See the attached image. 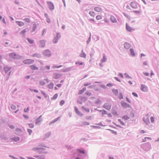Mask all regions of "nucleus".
<instances>
[{
  "instance_id": "nucleus-23",
  "label": "nucleus",
  "mask_w": 159,
  "mask_h": 159,
  "mask_svg": "<svg viewBox=\"0 0 159 159\" xmlns=\"http://www.w3.org/2000/svg\"><path fill=\"white\" fill-rule=\"evenodd\" d=\"M16 22L19 26H22L24 25V23L21 21H17Z\"/></svg>"
},
{
  "instance_id": "nucleus-29",
  "label": "nucleus",
  "mask_w": 159,
  "mask_h": 159,
  "mask_svg": "<svg viewBox=\"0 0 159 159\" xmlns=\"http://www.w3.org/2000/svg\"><path fill=\"white\" fill-rule=\"evenodd\" d=\"M12 141H14L15 142H17L20 140V138L19 137H14L11 139Z\"/></svg>"
},
{
  "instance_id": "nucleus-53",
  "label": "nucleus",
  "mask_w": 159,
  "mask_h": 159,
  "mask_svg": "<svg viewBox=\"0 0 159 159\" xmlns=\"http://www.w3.org/2000/svg\"><path fill=\"white\" fill-rule=\"evenodd\" d=\"M40 84L42 86H43L45 84V82L43 80H41L39 81Z\"/></svg>"
},
{
  "instance_id": "nucleus-15",
  "label": "nucleus",
  "mask_w": 159,
  "mask_h": 159,
  "mask_svg": "<svg viewBox=\"0 0 159 159\" xmlns=\"http://www.w3.org/2000/svg\"><path fill=\"white\" fill-rule=\"evenodd\" d=\"M131 6L134 8H137V3L135 1L132 2L130 3Z\"/></svg>"
},
{
  "instance_id": "nucleus-48",
  "label": "nucleus",
  "mask_w": 159,
  "mask_h": 159,
  "mask_svg": "<svg viewBox=\"0 0 159 159\" xmlns=\"http://www.w3.org/2000/svg\"><path fill=\"white\" fill-rule=\"evenodd\" d=\"M40 150V148L39 147L34 148L32 149V150L34 151L39 150Z\"/></svg>"
},
{
  "instance_id": "nucleus-46",
  "label": "nucleus",
  "mask_w": 159,
  "mask_h": 159,
  "mask_svg": "<svg viewBox=\"0 0 159 159\" xmlns=\"http://www.w3.org/2000/svg\"><path fill=\"white\" fill-rule=\"evenodd\" d=\"M107 130L111 131L112 133L115 134V135H117V133L116 131H115L112 130H111L110 129H108Z\"/></svg>"
},
{
  "instance_id": "nucleus-45",
  "label": "nucleus",
  "mask_w": 159,
  "mask_h": 159,
  "mask_svg": "<svg viewBox=\"0 0 159 159\" xmlns=\"http://www.w3.org/2000/svg\"><path fill=\"white\" fill-rule=\"evenodd\" d=\"M41 94L44 96L45 98H46L47 96L48 97V96H47V94H46L43 91H41Z\"/></svg>"
},
{
  "instance_id": "nucleus-40",
  "label": "nucleus",
  "mask_w": 159,
  "mask_h": 159,
  "mask_svg": "<svg viewBox=\"0 0 159 159\" xmlns=\"http://www.w3.org/2000/svg\"><path fill=\"white\" fill-rule=\"evenodd\" d=\"M123 15L126 17L127 18H128L129 20H130L131 19V17L130 16L127 15L126 13L125 12L123 13Z\"/></svg>"
},
{
  "instance_id": "nucleus-39",
  "label": "nucleus",
  "mask_w": 159,
  "mask_h": 159,
  "mask_svg": "<svg viewBox=\"0 0 159 159\" xmlns=\"http://www.w3.org/2000/svg\"><path fill=\"white\" fill-rule=\"evenodd\" d=\"M89 13L91 16L93 17L95 16V15L94 12L91 11H90Z\"/></svg>"
},
{
  "instance_id": "nucleus-4",
  "label": "nucleus",
  "mask_w": 159,
  "mask_h": 159,
  "mask_svg": "<svg viewBox=\"0 0 159 159\" xmlns=\"http://www.w3.org/2000/svg\"><path fill=\"white\" fill-rule=\"evenodd\" d=\"M34 61V60L31 59H26L23 61V62L25 64L30 65L33 64Z\"/></svg>"
},
{
  "instance_id": "nucleus-3",
  "label": "nucleus",
  "mask_w": 159,
  "mask_h": 159,
  "mask_svg": "<svg viewBox=\"0 0 159 159\" xmlns=\"http://www.w3.org/2000/svg\"><path fill=\"white\" fill-rule=\"evenodd\" d=\"M61 34L60 32H57L56 36L53 39L52 42L54 43H57L58 40L61 38Z\"/></svg>"
},
{
  "instance_id": "nucleus-55",
  "label": "nucleus",
  "mask_w": 159,
  "mask_h": 159,
  "mask_svg": "<svg viewBox=\"0 0 159 159\" xmlns=\"http://www.w3.org/2000/svg\"><path fill=\"white\" fill-rule=\"evenodd\" d=\"M39 146H40V147H45V148H49V147H47V146H46L45 144H43V143H40V144H39Z\"/></svg>"
},
{
  "instance_id": "nucleus-51",
  "label": "nucleus",
  "mask_w": 159,
  "mask_h": 159,
  "mask_svg": "<svg viewBox=\"0 0 159 159\" xmlns=\"http://www.w3.org/2000/svg\"><path fill=\"white\" fill-rule=\"evenodd\" d=\"M124 75L125 76L126 78H127L128 79H131L132 77L130 76L127 73H125L124 74Z\"/></svg>"
},
{
  "instance_id": "nucleus-54",
  "label": "nucleus",
  "mask_w": 159,
  "mask_h": 159,
  "mask_svg": "<svg viewBox=\"0 0 159 159\" xmlns=\"http://www.w3.org/2000/svg\"><path fill=\"white\" fill-rule=\"evenodd\" d=\"M146 139L151 140L152 139L150 137H146L144 139H143L142 142H145L146 141Z\"/></svg>"
},
{
  "instance_id": "nucleus-33",
  "label": "nucleus",
  "mask_w": 159,
  "mask_h": 159,
  "mask_svg": "<svg viewBox=\"0 0 159 159\" xmlns=\"http://www.w3.org/2000/svg\"><path fill=\"white\" fill-rule=\"evenodd\" d=\"M29 30L28 28H26L20 32V34H24L25 32L28 31Z\"/></svg>"
},
{
  "instance_id": "nucleus-37",
  "label": "nucleus",
  "mask_w": 159,
  "mask_h": 159,
  "mask_svg": "<svg viewBox=\"0 0 159 159\" xmlns=\"http://www.w3.org/2000/svg\"><path fill=\"white\" fill-rule=\"evenodd\" d=\"M112 113L115 116H117L118 115L116 111L114 110H112Z\"/></svg>"
},
{
  "instance_id": "nucleus-27",
  "label": "nucleus",
  "mask_w": 159,
  "mask_h": 159,
  "mask_svg": "<svg viewBox=\"0 0 159 159\" xmlns=\"http://www.w3.org/2000/svg\"><path fill=\"white\" fill-rule=\"evenodd\" d=\"M110 19L111 21L113 23H116L117 22L116 19L114 16H111Z\"/></svg>"
},
{
  "instance_id": "nucleus-10",
  "label": "nucleus",
  "mask_w": 159,
  "mask_h": 159,
  "mask_svg": "<svg viewBox=\"0 0 159 159\" xmlns=\"http://www.w3.org/2000/svg\"><path fill=\"white\" fill-rule=\"evenodd\" d=\"M141 90L143 92H147L148 91V87L146 86L145 85L143 84H141Z\"/></svg>"
},
{
  "instance_id": "nucleus-7",
  "label": "nucleus",
  "mask_w": 159,
  "mask_h": 159,
  "mask_svg": "<svg viewBox=\"0 0 159 159\" xmlns=\"http://www.w3.org/2000/svg\"><path fill=\"white\" fill-rule=\"evenodd\" d=\"M120 104L121 106L125 108L130 107V105L125 102H121Z\"/></svg>"
},
{
  "instance_id": "nucleus-16",
  "label": "nucleus",
  "mask_w": 159,
  "mask_h": 159,
  "mask_svg": "<svg viewBox=\"0 0 159 159\" xmlns=\"http://www.w3.org/2000/svg\"><path fill=\"white\" fill-rule=\"evenodd\" d=\"M42 115L40 116L38 118L36 119L35 120V124L38 125L39 122H41L43 120V119L41 118Z\"/></svg>"
},
{
  "instance_id": "nucleus-18",
  "label": "nucleus",
  "mask_w": 159,
  "mask_h": 159,
  "mask_svg": "<svg viewBox=\"0 0 159 159\" xmlns=\"http://www.w3.org/2000/svg\"><path fill=\"white\" fill-rule=\"evenodd\" d=\"M30 68L32 70H38L39 68L38 67H37L36 66L34 65H31L30 66Z\"/></svg>"
},
{
  "instance_id": "nucleus-13",
  "label": "nucleus",
  "mask_w": 159,
  "mask_h": 159,
  "mask_svg": "<svg viewBox=\"0 0 159 159\" xmlns=\"http://www.w3.org/2000/svg\"><path fill=\"white\" fill-rule=\"evenodd\" d=\"M76 150L79 152V153L85 155V150L83 148H77Z\"/></svg>"
},
{
  "instance_id": "nucleus-26",
  "label": "nucleus",
  "mask_w": 159,
  "mask_h": 159,
  "mask_svg": "<svg viewBox=\"0 0 159 159\" xmlns=\"http://www.w3.org/2000/svg\"><path fill=\"white\" fill-rule=\"evenodd\" d=\"M53 83L51 82L48 85V87L49 89H52L53 88Z\"/></svg>"
},
{
  "instance_id": "nucleus-61",
  "label": "nucleus",
  "mask_w": 159,
  "mask_h": 159,
  "mask_svg": "<svg viewBox=\"0 0 159 159\" xmlns=\"http://www.w3.org/2000/svg\"><path fill=\"white\" fill-rule=\"evenodd\" d=\"M118 121L120 122V124L123 125H125V123L123 122V121H121V119H118Z\"/></svg>"
},
{
  "instance_id": "nucleus-57",
  "label": "nucleus",
  "mask_w": 159,
  "mask_h": 159,
  "mask_svg": "<svg viewBox=\"0 0 159 159\" xmlns=\"http://www.w3.org/2000/svg\"><path fill=\"white\" fill-rule=\"evenodd\" d=\"M65 100H62L60 102V105L61 106H62V105H63L65 103Z\"/></svg>"
},
{
  "instance_id": "nucleus-60",
  "label": "nucleus",
  "mask_w": 159,
  "mask_h": 159,
  "mask_svg": "<svg viewBox=\"0 0 159 159\" xmlns=\"http://www.w3.org/2000/svg\"><path fill=\"white\" fill-rule=\"evenodd\" d=\"M8 126L10 129H13L15 128V126L14 125L9 124H8Z\"/></svg>"
},
{
  "instance_id": "nucleus-50",
  "label": "nucleus",
  "mask_w": 159,
  "mask_h": 159,
  "mask_svg": "<svg viewBox=\"0 0 159 159\" xmlns=\"http://www.w3.org/2000/svg\"><path fill=\"white\" fill-rule=\"evenodd\" d=\"M77 157H80L81 159H84V157H83V156L81 154H80L79 153L77 154Z\"/></svg>"
},
{
  "instance_id": "nucleus-1",
  "label": "nucleus",
  "mask_w": 159,
  "mask_h": 159,
  "mask_svg": "<svg viewBox=\"0 0 159 159\" xmlns=\"http://www.w3.org/2000/svg\"><path fill=\"white\" fill-rule=\"evenodd\" d=\"M141 147L144 151H148L151 149V146L149 142H147L142 144Z\"/></svg>"
},
{
  "instance_id": "nucleus-52",
  "label": "nucleus",
  "mask_w": 159,
  "mask_h": 159,
  "mask_svg": "<svg viewBox=\"0 0 159 159\" xmlns=\"http://www.w3.org/2000/svg\"><path fill=\"white\" fill-rule=\"evenodd\" d=\"M91 34L90 33V36L89 37L88 40H87L86 42L87 44H88L91 41Z\"/></svg>"
},
{
  "instance_id": "nucleus-32",
  "label": "nucleus",
  "mask_w": 159,
  "mask_h": 159,
  "mask_svg": "<svg viewBox=\"0 0 159 159\" xmlns=\"http://www.w3.org/2000/svg\"><path fill=\"white\" fill-rule=\"evenodd\" d=\"M86 90V88L84 87L81 90H80L78 93L79 94H82V93Z\"/></svg>"
},
{
  "instance_id": "nucleus-14",
  "label": "nucleus",
  "mask_w": 159,
  "mask_h": 159,
  "mask_svg": "<svg viewBox=\"0 0 159 159\" xmlns=\"http://www.w3.org/2000/svg\"><path fill=\"white\" fill-rule=\"evenodd\" d=\"M143 120L147 125H149L150 122L148 117H146V118L145 117H143Z\"/></svg>"
},
{
  "instance_id": "nucleus-17",
  "label": "nucleus",
  "mask_w": 159,
  "mask_h": 159,
  "mask_svg": "<svg viewBox=\"0 0 159 159\" xmlns=\"http://www.w3.org/2000/svg\"><path fill=\"white\" fill-rule=\"evenodd\" d=\"M125 48L126 49H129L130 47V44L127 42H125L124 44Z\"/></svg>"
},
{
  "instance_id": "nucleus-5",
  "label": "nucleus",
  "mask_w": 159,
  "mask_h": 159,
  "mask_svg": "<svg viewBox=\"0 0 159 159\" xmlns=\"http://www.w3.org/2000/svg\"><path fill=\"white\" fill-rule=\"evenodd\" d=\"M43 54L44 56L47 57H49L51 56V52L48 49L44 51H43Z\"/></svg>"
},
{
  "instance_id": "nucleus-62",
  "label": "nucleus",
  "mask_w": 159,
  "mask_h": 159,
  "mask_svg": "<svg viewBox=\"0 0 159 159\" xmlns=\"http://www.w3.org/2000/svg\"><path fill=\"white\" fill-rule=\"evenodd\" d=\"M101 103V101L100 99L98 98L97 100L95 102V103L96 104H100Z\"/></svg>"
},
{
  "instance_id": "nucleus-2",
  "label": "nucleus",
  "mask_w": 159,
  "mask_h": 159,
  "mask_svg": "<svg viewBox=\"0 0 159 159\" xmlns=\"http://www.w3.org/2000/svg\"><path fill=\"white\" fill-rule=\"evenodd\" d=\"M9 56L10 58H12L13 59H20L22 57V56L16 54L15 52L10 53Z\"/></svg>"
},
{
  "instance_id": "nucleus-31",
  "label": "nucleus",
  "mask_w": 159,
  "mask_h": 159,
  "mask_svg": "<svg viewBox=\"0 0 159 159\" xmlns=\"http://www.w3.org/2000/svg\"><path fill=\"white\" fill-rule=\"evenodd\" d=\"M122 118L125 120H128L130 119V117L127 115L123 116Z\"/></svg>"
},
{
  "instance_id": "nucleus-25",
  "label": "nucleus",
  "mask_w": 159,
  "mask_h": 159,
  "mask_svg": "<svg viewBox=\"0 0 159 159\" xmlns=\"http://www.w3.org/2000/svg\"><path fill=\"white\" fill-rule=\"evenodd\" d=\"M129 50L131 55L133 57H134L135 56V53L133 48H131Z\"/></svg>"
},
{
  "instance_id": "nucleus-24",
  "label": "nucleus",
  "mask_w": 159,
  "mask_h": 159,
  "mask_svg": "<svg viewBox=\"0 0 159 159\" xmlns=\"http://www.w3.org/2000/svg\"><path fill=\"white\" fill-rule=\"evenodd\" d=\"M75 64L76 65H79L80 66H82L83 65V66H84L85 65L84 63L82 61H77L75 62Z\"/></svg>"
},
{
  "instance_id": "nucleus-28",
  "label": "nucleus",
  "mask_w": 159,
  "mask_h": 159,
  "mask_svg": "<svg viewBox=\"0 0 159 159\" xmlns=\"http://www.w3.org/2000/svg\"><path fill=\"white\" fill-rule=\"evenodd\" d=\"M112 91L113 93L116 96H117L118 94V91L117 89H112Z\"/></svg>"
},
{
  "instance_id": "nucleus-59",
  "label": "nucleus",
  "mask_w": 159,
  "mask_h": 159,
  "mask_svg": "<svg viewBox=\"0 0 159 159\" xmlns=\"http://www.w3.org/2000/svg\"><path fill=\"white\" fill-rule=\"evenodd\" d=\"M11 108L12 110H15L16 108V107L15 105L13 104H11Z\"/></svg>"
},
{
  "instance_id": "nucleus-49",
  "label": "nucleus",
  "mask_w": 159,
  "mask_h": 159,
  "mask_svg": "<svg viewBox=\"0 0 159 159\" xmlns=\"http://www.w3.org/2000/svg\"><path fill=\"white\" fill-rule=\"evenodd\" d=\"M119 98L120 99H122L123 98V95L122 93L120 92L119 93Z\"/></svg>"
},
{
  "instance_id": "nucleus-44",
  "label": "nucleus",
  "mask_w": 159,
  "mask_h": 159,
  "mask_svg": "<svg viewBox=\"0 0 159 159\" xmlns=\"http://www.w3.org/2000/svg\"><path fill=\"white\" fill-rule=\"evenodd\" d=\"M67 70L68 71H70L71 70H74V67L73 66L71 67H68V68H67Z\"/></svg>"
},
{
  "instance_id": "nucleus-56",
  "label": "nucleus",
  "mask_w": 159,
  "mask_h": 159,
  "mask_svg": "<svg viewBox=\"0 0 159 159\" xmlns=\"http://www.w3.org/2000/svg\"><path fill=\"white\" fill-rule=\"evenodd\" d=\"M96 19L98 20H99L102 19V16L99 15H98L96 16Z\"/></svg>"
},
{
  "instance_id": "nucleus-20",
  "label": "nucleus",
  "mask_w": 159,
  "mask_h": 159,
  "mask_svg": "<svg viewBox=\"0 0 159 159\" xmlns=\"http://www.w3.org/2000/svg\"><path fill=\"white\" fill-rule=\"evenodd\" d=\"M126 29L129 32L132 31V29L131 27L128 25L127 23L126 24Z\"/></svg>"
},
{
  "instance_id": "nucleus-43",
  "label": "nucleus",
  "mask_w": 159,
  "mask_h": 159,
  "mask_svg": "<svg viewBox=\"0 0 159 159\" xmlns=\"http://www.w3.org/2000/svg\"><path fill=\"white\" fill-rule=\"evenodd\" d=\"M76 114L77 115L81 117L83 116H84V115L79 111L77 113H76Z\"/></svg>"
},
{
  "instance_id": "nucleus-64",
  "label": "nucleus",
  "mask_w": 159,
  "mask_h": 159,
  "mask_svg": "<svg viewBox=\"0 0 159 159\" xmlns=\"http://www.w3.org/2000/svg\"><path fill=\"white\" fill-rule=\"evenodd\" d=\"M83 124L84 125H89V123L86 121H83Z\"/></svg>"
},
{
  "instance_id": "nucleus-12",
  "label": "nucleus",
  "mask_w": 159,
  "mask_h": 159,
  "mask_svg": "<svg viewBox=\"0 0 159 159\" xmlns=\"http://www.w3.org/2000/svg\"><path fill=\"white\" fill-rule=\"evenodd\" d=\"M5 72L6 73H7L10 71L11 69V67L10 66H5L3 68Z\"/></svg>"
},
{
  "instance_id": "nucleus-63",
  "label": "nucleus",
  "mask_w": 159,
  "mask_h": 159,
  "mask_svg": "<svg viewBox=\"0 0 159 159\" xmlns=\"http://www.w3.org/2000/svg\"><path fill=\"white\" fill-rule=\"evenodd\" d=\"M45 155H42L40 156L39 159H45Z\"/></svg>"
},
{
  "instance_id": "nucleus-11",
  "label": "nucleus",
  "mask_w": 159,
  "mask_h": 159,
  "mask_svg": "<svg viewBox=\"0 0 159 159\" xmlns=\"http://www.w3.org/2000/svg\"><path fill=\"white\" fill-rule=\"evenodd\" d=\"M39 47L40 48H43L45 45L46 41L45 40H42L39 41Z\"/></svg>"
},
{
  "instance_id": "nucleus-41",
  "label": "nucleus",
  "mask_w": 159,
  "mask_h": 159,
  "mask_svg": "<svg viewBox=\"0 0 159 159\" xmlns=\"http://www.w3.org/2000/svg\"><path fill=\"white\" fill-rule=\"evenodd\" d=\"M82 109H83V110H84V111H87V112H89L90 111V110L89 108H85L84 106H82L81 107Z\"/></svg>"
},
{
  "instance_id": "nucleus-38",
  "label": "nucleus",
  "mask_w": 159,
  "mask_h": 159,
  "mask_svg": "<svg viewBox=\"0 0 159 159\" xmlns=\"http://www.w3.org/2000/svg\"><path fill=\"white\" fill-rule=\"evenodd\" d=\"M93 38L96 41H97L99 40V38L98 36L95 35H94L93 36Z\"/></svg>"
},
{
  "instance_id": "nucleus-58",
  "label": "nucleus",
  "mask_w": 159,
  "mask_h": 159,
  "mask_svg": "<svg viewBox=\"0 0 159 159\" xmlns=\"http://www.w3.org/2000/svg\"><path fill=\"white\" fill-rule=\"evenodd\" d=\"M28 125H29V127L31 128H32L34 127V125L32 123H28Z\"/></svg>"
},
{
  "instance_id": "nucleus-35",
  "label": "nucleus",
  "mask_w": 159,
  "mask_h": 159,
  "mask_svg": "<svg viewBox=\"0 0 159 159\" xmlns=\"http://www.w3.org/2000/svg\"><path fill=\"white\" fill-rule=\"evenodd\" d=\"M107 58L106 57V56L104 54H103V58L102 59V62H105L106 61Z\"/></svg>"
},
{
  "instance_id": "nucleus-9",
  "label": "nucleus",
  "mask_w": 159,
  "mask_h": 159,
  "mask_svg": "<svg viewBox=\"0 0 159 159\" xmlns=\"http://www.w3.org/2000/svg\"><path fill=\"white\" fill-rule=\"evenodd\" d=\"M47 3L49 6V9L51 11H52L54 9V5L51 2H47Z\"/></svg>"
},
{
  "instance_id": "nucleus-36",
  "label": "nucleus",
  "mask_w": 159,
  "mask_h": 159,
  "mask_svg": "<svg viewBox=\"0 0 159 159\" xmlns=\"http://www.w3.org/2000/svg\"><path fill=\"white\" fill-rule=\"evenodd\" d=\"M58 95L57 93H56L55 94L53 95V97L51 98V99L52 100H56L57 98L58 97Z\"/></svg>"
},
{
  "instance_id": "nucleus-42",
  "label": "nucleus",
  "mask_w": 159,
  "mask_h": 159,
  "mask_svg": "<svg viewBox=\"0 0 159 159\" xmlns=\"http://www.w3.org/2000/svg\"><path fill=\"white\" fill-rule=\"evenodd\" d=\"M27 40L30 44H32L34 43V40L33 39L29 38H27Z\"/></svg>"
},
{
  "instance_id": "nucleus-47",
  "label": "nucleus",
  "mask_w": 159,
  "mask_h": 159,
  "mask_svg": "<svg viewBox=\"0 0 159 159\" xmlns=\"http://www.w3.org/2000/svg\"><path fill=\"white\" fill-rule=\"evenodd\" d=\"M62 66L61 65H60L58 66H57L56 65H54L52 66V68L53 69L56 68H59L62 67Z\"/></svg>"
},
{
  "instance_id": "nucleus-8",
  "label": "nucleus",
  "mask_w": 159,
  "mask_h": 159,
  "mask_svg": "<svg viewBox=\"0 0 159 159\" xmlns=\"http://www.w3.org/2000/svg\"><path fill=\"white\" fill-rule=\"evenodd\" d=\"M102 107L108 110H110L111 108V105L108 103H106L103 104Z\"/></svg>"
},
{
  "instance_id": "nucleus-34",
  "label": "nucleus",
  "mask_w": 159,
  "mask_h": 159,
  "mask_svg": "<svg viewBox=\"0 0 159 159\" xmlns=\"http://www.w3.org/2000/svg\"><path fill=\"white\" fill-rule=\"evenodd\" d=\"M94 10L97 12H100L101 10V9L100 7H96L94 8Z\"/></svg>"
},
{
  "instance_id": "nucleus-30",
  "label": "nucleus",
  "mask_w": 159,
  "mask_h": 159,
  "mask_svg": "<svg viewBox=\"0 0 159 159\" xmlns=\"http://www.w3.org/2000/svg\"><path fill=\"white\" fill-rule=\"evenodd\" d=\"M37 28V25L35 24H34L33 25V27L32 28V30L31 31L32 32L34 31Z\"/></svg>"
},
{
  "instance_id": "nucleus-6",
  "label": "nucleus",
  "mask_w": 159,
  "mask_h": 159,
  "mask_svg": "<svg viewBox=\"0 0 159 159\" xmlns=\"http://www.w3.org/2000/svg\"><path fill=\"white\" fill-rule=\"evenodd\" d=\"M62 74L61 73H54L53 76V77L55 79H58L62 76Z\"/></svg>"
},
{
  "instance_id": "nucleus-21",
  "label": "nucleus",
  "mask_w": 159,
  "mask_h": 159,
  "mask_svg": "<svg viewBox=\"0 0 159 159\" xmlns=\"http://www.w3.org/2000/svg\"><path fill=\"white\" fill-rule=\"evenodd\" d=\"M86 56V54L84 52L83 50L82 49L81 51V53L80 54V56L81 57L85 58Z\"/></svg>"
},
{
  "instance_id": "nucleus-19",
  "label": "nucleus",
  "mask_w": 159,
  "mask_h": 159,
  "mask_svg": "<svg viewBox=\"0 0 159 159\" xmlns=\"http://www.w3.org/2000/svg\"><path fill=\"white\" fill-rule=\"evenodd\" d=\"M60 117H57V118H55L53 120H52V121H51L49 123V125H50L52 124L55 123L56 122H57L59 120V119H60Z\"/></svg>"
},
{
  "instance_id": "nucleus-22",
  "label": "nucleus",
  "mask_w": 159,
  "mask_h": 159,
  "mask_svg": "<svg viewBox=\"0 0 159 159\" xmlns=\"http://www.w3.org/2000/svg\"><path fill=\"white\" fill-rule=\"evenodd\" d=\"M32 56L33 57H37V58H41L42 57L41 55L39 53H34V54H33L32 55Z\"/></svg>"
}]
</instances>
